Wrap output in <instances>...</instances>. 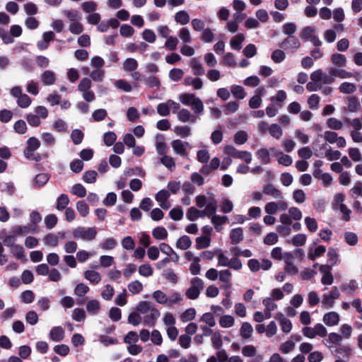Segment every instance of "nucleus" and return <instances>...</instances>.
Returning a JSON list of instances; mask_svg holds the SVG:
<instances>
[{
  "mask_svg": "<svg viewBox=\"0 0 362 362\" xmlns=\"http://www.w3.org/2000/svg\"><path fill=\"white\" fill-rule=\"evenodd\" d=\"M178 98L182 105L190 106L195 115H203L204 110V103L202 100L194 93H183L180 94Z\"/></svg>",
  "mask_w": 362,
  "mask_h": 362,
  "instance_id": "1",
  "label": "nucleus"
},
{
  "mask_svg": "<svg viewBox=\"0 0 362 362\" xmlns=\"http://www.w3.org/2000/svg\"><path fill=\"white\" fill-rule=\"evenodd\" d=\"M23 33V29L19 25H12L9 30L0 26V39L5 45H10L14 42L16 37H19Z\"/></svg>",
  "mask_w": 362,
  "mask_h": 362,
  "instance_id": "2",
  "label": "nucleus"
},
{
  "mask_svg": "<svg viewBox=\"0 0 362 362\" xmlns=\"http://www.w3.org/2000/svg\"><path fill=\"white\" fill-rule=\"evenodd\" d=\"M97 233L95 228L78 226L73 230V237L75 239H80L83 241H92L95 238Z\"/></svg>",
  "mask_w": 362,
  "mask_h": 362,
  "instance_id": "3",
  "label": "nucleus"
},
{
  "mask_svg": "<svg viewBox=\"0 0 362 362\" xmlns=\"http://www.w3.org/2000/svg\"><path fill=\"white\" fill-rule=\"evenodd\" d=\"M224 153L233 157L238 158L249 164L252 162V153L247 151H238L232 145H226L223 149Z\"/></svg>",
  "mask_w": 362,
  "mask_h": 362,
  "instance_id": "4",
  "label": "nucleus"
},
{
  "mask_svg": "<svg viewBox=\"0 0 362 362\" xmlns=\"http://www.w3.org/2000/svg\"><path fill=\"white\" fill-rule=\"evenodd\" d=\"M191 286L186 291L185 295L187 298L195 300L199 298L201 291L204 288V281L198 277H194L190 281Z\"/></svg>",
  "mask_w": 362,
  "mask_h": 362,
  "instance_id": "5",
  "label": "nucleus"
},
{
  "mask_svg": "<svg viewBox=\"0 0 362 362\" xmlns=\"http://www.w3.org/2000/svg\"><path fill=\"white\" fill-rule=\"evenodd\" d=\"M171 147L175 154L183 158H187V148L190 147L189 142L180 139H175L171 141Z\"/></svg>",
  "mask_w": 362,
  "mask_h": 362,
  "instance_id": "6",
  "label": "nucleus"
},
{
  "mask_svg": "<svg viewBox=\"0 0 362 362\" xmlns=\"http://www.w3.org/2000/svg\"><path fill=\"white\" fill-rule=\"evenodd\" d=\"M288 208V204L282 199L277 202H268L264 206V211L267 214H275L279 210L285 211Z\"/></svg>",
  "mask_w": 362,
  "mask_h": 362,
  "instance_id": "7",
  "label": "nucleus"
},
{
  "mask_svg": "<svg viewBox=\"0 0 362 362\" xmlns=\"http://www.w3.org/2000/svg\"><path fill=\"white\" fill-rule=\"evenodd\" d=\"M177 119L183 123H197L199 118L194 114L191 113L187 109L182 108L177 112Z\"/></svg>",
  "mask_w": 362,
  "mask_h": 362,
  "instance_id": "8",
  "label": "nucleus"
},
{
  "mask_svg": "<svg viewBox=\"0 0 362 362\" xmlns=\"http://www.w3.org/2000/svg\"><path fill=\"white\" fill-rule=\"evenodd\" d=\"M339 297V292L338 288L334 286L327 294L322 296V303L326 308H329L333 306L334 300Z\"/></svg>",
  "mask_w": 362,
  "mask_h": 362,
  "instance_id": "9",
  "label": "nucleus"
},
{
  "mask_svg": "<svg viewBox=\"0 0 362 362\" xmlns=\"http://www.w3.org/2000/svg\"><path fill=\"white\" fill-rule=\"evenodd\" d=\"M315 33L316 29L315 26H306L300 30V37L303 41H311L316 46Z\"/></svg>",
  "mask_w": 362,
  "mask_h": 362,
  "instance_id": "10",
  "label": "nucleus"
},
{
  "mask_svg": "<svg viewBox=\"0 0 362 362\" xmlns=\"http://www.w3.org/2000/svg\"><path fill=\"white\" fill-rule=\"evenodd\" d=\"M37 229V226H30V225H16L11 228L12 233L18 236H25L28 233H36Z\"/></svg>",
  "mask_w": 362,
  "mask_h": 362,
  "instance_id": "11",
  "label": "nucleus"
},
{
  "mask_svg": "<svg viewBox=\"0 0 362 362\" xmlns=\"http://www.w3.org/2000/svg\"><path fill=\"white\" fill-rule=\"evenodd\" d=\"M220 159L218 157L213 158L210 163L204 164L199 169V173L204 175H210L212 171L216 170L220 166Z\"/></svg>",
  "mask_w": 362,
  "mask_h": 362,
  "instance_id": "12",
  "label": "nucleus"
},
{
  "mask_svg": "<svg viewBox=\"0 0 362 362\" xmlns=\"http://www.w3.org/2000/svg\"><path fill=\"white\" fill-rule=\"evenodd\" d=\"M331 266L321 265L320 272L322 274L321 283L323 285H331L334 281Z\"/></svg>",
  "mask_w": 362,
  "mask_h": 362,
  "instance_id": "13",
  "label": "nucleus"
},
{
  "mask_svg": "<svg viewBox=\"0 0 362 362\" xmlns=\"http://www.w3.org/2000/svg\"><path fill=\"white\" fill-rule=\"evenodd\" d=\"M26 144L27 146L23 151V154L25 158H29L32 153H34L40 148V142L36 137L32 136L28 139Z\"/></svg>",
  "mask_w": 362,
  "mask_h": 362,
  "instance_id": "14",
  "label": "nucleus"
},
{
  "mask_svg": "<svg viewBox=\"0 0 362 362\" xmlns=\"http://www.w3.org/2000/svg\"><path fill=\"white\" fill-rule=\"evenodd\" d=\"M263 193L265 195L272 197L276 199H283L284 196L282 192L274 187L272 183H267L263 187Z\"/></svg>",
  "mask_w": 362,
  "mask_h": 362,
  "instance_id": "15",
  "label": "nucleus"
},
{
  "mask_svg": "<svg viewBox=\"0 0 362 362\" xmlns=\"http://www.w3.org/2000/svg\"><path fill=\"white\" fill-rule=\"evenodd\" d=\"M320 150L325 151L324 153L322 152V155L329 160H338L341 157V152L339 151L332 150L331 147L327 144L323 145L320 148Z\"/></svg>",
  "mask_w": 362,
  "mask_h": 362,
  "instance_id": "16",
  "label": "nucleus"
},
{
  "mask_svg": "<svg viewBox=\"0 0 362 362\" xmlns=\"http://www.w3.org/2000/svg\"><path fill=\"white\" fill-rule=\"evenodd\" d=\"M65 332L61 326L53 327L49 333V338L50 340L59 342L64 339Z\"/></svg>",
  "mask_w": 362,
  "mask_h": 362,
  "instance_id": "17",
  "label": "nucleus"
},
{
  "mask_svg": "<svg viewBox=\"0 0 362 362\" xmlns=\"http://www.w3.org/2000/svg\"><path fill=\"white\" fill-rule=\"evenodd\" d=\"M300 45L299 40L295 36L287 37L279 45L281 48L285 49H296Z\"/></svg>",
  "mask_w": 362,
  "mask_h": 362,
  "instance_id": "18",
  "label": "nucleus"
},
{
  "mask_svg": "<svg viewBox=\"0 0 362 362\" xmlns=\"http://www.w3.org/2000/svg\"><path fill=\"white\" fill-rule=\"evenodd\" d=\"M149 312L150 314L144 317L143 323L145 326L153 327L160 314L159 310L156 308H153Z\"/></svg>",
  "mask_w": 362,
  "mask_h": 362,
  "instance_id": "19",
  "label": "nucleus"
},
{
  "mask_svg": "<svg viewBox=\"0 0 362 362\" xmlns=\"http://www.w3.org/2000/svg\"><path fill=\"white\" fill-rule=\"evenodd\" d=\"M156 149L159 156H164L167 155L168 147L164 142V137L162 134L156 136Z\"/></svg>",
  "mask_w": 362,
  "mask_h": 362,
  "instance_id": "20",
  "label": "nucleus"
},
{
  "mask_svg": "<svg viewBox=\"0 0 362 362\" xmlns=\"http://www.w3.org/2000/svg\"><path fill=\"white\" fill-rule=\"evenodd\" d=\"M40 79L43 85L52 86L56 81V74L53 71L46 70L43 71L40 76Z\"/></svg>",
  "mask_w": 362,
  "mask_h": 362,
  "instance_id": "21",
  "label": "nucleus"
},
{
  "mask_svg": "<svg viewBox=\"0 0 362 362\" xmlns=\"http://www.w3.org/2000/svg\"><path fill=\"white\" fill-rule=\"evenodd\" d=\"M230 243L237 245L243 240V230L242 228H233L230 232Z\"/></svg>",
  "mask_w": 362,
  "mask_h": 362,
  "instance_id": "22",
  "label": "nucleus"
},
{
  "mask_svg": "<svg viewBox=\"0 0 362 362\" xmlns=\"http://www.w3.org/2000/svg\"><path fill=\"white\" fill-rule=\"evenodd\" d=\"M323 322L327 326H334L339 322V315L336 312H329L323 317Z\"/></svg>",
  "mask_w": 362,
  "mask_h": 362,
  "instance_id": "23",
  "label": "nucleus"
},
{
  "mask_svg": "<svg viewBox=\"0 0 362 362\" xmlns=\"http://www.w3.org/2000/svg\"><path fill=\"white\" fill-rule=\"evenodd\" d=\"M346 105V110L349 112H357L361 109L360 102L356 96L349 97Z\"/></svg>",
  "mask_w": 362,
  "mask_h": 362,
  "instance_id": "24",
  "label": "nucleus"
},
{
  "mask_svg": "<svg viewBox=\"0 0 362 362\" xmlns=\"http://www.w3.org/2000/svg\"><path fill=\"white\" fill-rule=\"evenodd\" d=\"M184 84L187 86H193L194 90H200L203 88V81L199 77L187 76L184 79Z\"/></svg>",
  "mask_w": 362,
  "mask_h": 362,
  "instance_id": "25",
  "label": "nucleus"
},
{
  "mask_svg": "<svg viewBox=\"0 0 362 362\" xmlns=\"http://www.w3.org/2000/svg\"><path fill=\"white\" fill-rule=\"evenodd\" d=\"M190 67L193 74L196 76H202L205 74V69L200 62L195 58L190 61Z\"/></svg>",
  "mask_w": 362,
  "mask_h": 362,
  "instance_id": "26",
  "label": "nucleus"
},
{
  "mask_svg": "<svg viewBox=\"0 0 362 362\" xmlns=\"http://www.w3.org/2000/svg\"><path fill=\"white\" fill-rule=\"evenodd\" d=\"M19 64L22 69L28 73H31L35 69V64L32 59L27 57H23L20 61Z\"/></svg>",
  "mask_w": 362,
  "mask_h": 362,
  "instance_id": "27",
  "label": "nucleus"
},
{
  "mask_svg": "<svg viewBox=\"0 0 362 362\" xmlns=\"http://www.w3.org/2000/svg\"><path fill=\"white\" fill-rule=\"evenodd\" d=\"M86 308L90 315H96L100 309V302L95 299L90 300L87 302Z\"/></svg>",
  "mask_w": 362,
  "mask_h": 362,
  "instance_id": "28",
  "label": "nucleus"
},
{
  "mask_svg": "<svg viewBox=\"0 0 362 362\" xmlns=\"http://www.w3.org/2000/svg\"><path fill=\"white\" fill-rule=\"evenodd\" d=\"M160 163L170 172H173L175 170L176 164L175 158L170 156L165 155L162 156L160 158Z\"/></svg>",
  "mask_w": 362,
  "mask_h": 362,
  "instance_id": "29",
  "label": "nucleus"
},
{
  "mask_svg": "<svg viewBox=\"0 0 362 362\" xmlns=\"http://www.w3.org/2000/svg\"><path fill=\"white\" fill-rule=\"evenodd\" d=\"M84 277L90 283L97 284L101 281V275L94 270H86L84 272Z\"/></svg>",
  "mask_w": 362,
  "mask_h": 362,
  "instance_id": "30",
  "label": "nucleus"
},
{
  "mask_svg": "<svg viewBox=\"0 0 362 362\" xmlns=\"http://www.w3.org/2000/svg\"><path fill=\"white\" fill-rule=\"evenodd\" d=\"M175 21L176 23H180V25H187L189 22L190 17L186 11L182 10V11H180L175 13Z\"/></svg>",
  "mask_w": 362,
  "mask_h": 362,
  "instance_id": "31",
  "label": "nucleus"
},
{
  "mask_svg": "<svg viewBox=\"0 0 362 362\" xmlns=\"http://www.w3.org/2000/svg\"><path fill=\"white\" fill-rule=\"evenodd\" d=\"M245 40L243 33H239L233 37L230 40V47L233 49L240 50L242 48V43Z\"/></svg>",
  "mask_w": 362,
  "mask_h": 362,
  "instance_id": "32",
  "label": "nucleus"
},
{
  "mask_svg": "<svg viewBox=\"0 0 362 362\" xmlns=\"http://www.w3.org/2000/svg\"><path fill=\"white\" fill-rule=\"evenodd\" d=\"M351 351L352 350L349 346H342L337 348L334 353L339 359H340V358H344L348 360L351 354Z\"/></svg>",
  "mask_w": 362,
  "mask_h": 362,
  "instance_id": "33",
  "label": "nucleus"
},
{
  "mask_svg": "<svg viewBox=\"0 0 362 362\" xmlns=\"http://www.w3.org/2000/svg\"><path fill=\"white\" fill-rule=\"evenodd\" d=\"M329 73L334 77H338L340 78H349L353 76V74L351 72H349L344 69L331 68L329 69Z\"/></svg>",
  "mask_w": 362,
  "mask_h": 362,
  "instance_id": "34",
  "label": "nucleus"
},
{
  "mask_svg": "<svg viewBox=\"0 0 362 362\" xmlns=\"http://www.w3.org/2000/svg\"><path fill=\"white\" fill-rule=\"evenodd\" d=\"M69 203V198L67 194H62L57 199L56 209L59 211H62L67 208Z\"/></svg>",
  "mask_w": 362,
  "mask_h": 362,
  "instance_id": "35",
  "label": "nucleus"
},
{
  "mask_svg": "<svg viewBox=\"0 0 362 362\" xmlns=\"http://www.w3.org/2000/svg\"><path fill=\"white\" fill-rule=\"evenodd\" d=\"M240 332L242 338L244 339H247L251 337L253 332V328L249 322H245L242 324Z\"/></svg>",
  "mask_w": 362,
  "mask_h": 362,
  "instance_id": "36",
  "label": "nucleus"
},
{
  "mask_svg": "<svg viewBox=\"0 0 362 362\" xmlns=\"http://www.w3.org/2000/svg\"><path fill=\"white\" fill-rule=\"evenodd\" d=\"M43 243L49 247H57L59 243V237L54 233H48L43 238Z\"/></svg>",
  "mask_w": 362,
  "mask_h": 362,
  "instance_id": "37",
  "label": "nucleus"
},
{
  "mask_svg": "<svg viewBox=\"0 0 362 362\" xmlns=\"http://www.w3.org/2000/svg\"><path fill=\"white\" fill-rule=\"evenodd\" d=\"M11 253L13 255L18 259H20L23 262H26L27 259L24 254V249L20 245H16L15 246L11 247Z\"/></svg>",
  "mask_w": 362,
  "mask_h": 362,
  "instance_id": "38",
  "label": "nucleus"
},
{
  "mask_svg": "<svg viewBox=\"0 0 362 362\" xmlns=\"http://www.w3.org/2000/svg\"><path fill=\"white\" fill-rule=\"evenodd\" d=\"M230 92L233 97L238 100H243L246 95L245 89L238 85H233L230 87Z\"/></svg>",
  "mask_w": 362,
  "mask_h": 362,
  "instance_id": "39",
  "label": "nucleus"
},
{
  "mask_svg": "<svg viewBox=\"0 0 362 362\" xmlns=\"http://www.w3.org/2000/svg\"><path fill=\"white\" fill-rule=\"evenodd\" d=\"M152 235L156 240H165L168 237V231L164 227L158 226L153 230Z\"/></svg>",
  "mask_w": 362,
  "mask_h": 362,
  "instance_id": "40",
  "label": "nucleus"
},
{
  "mask_svg": "<svg viewBox=\"0 0 362 362\" xmlns=\"http://www.w3.org/2000/svg\"><path fill=\"white\" fill-rule=\"evenodd\" d=\"M339 90L342 93L351 94L356 90V86L354 83L344 82L339 86Z\"/></svg>",
  "mask_w": 362,
  "mask_h": 362,
  "instance_id": "41",
  "label": "nucleus"
},
{
  "mask_svg": "<svg viewBox=\"0 0 362 362\" xmlns=\"http://www.w3.org/2000/svg\"><path fill=\"white\" fill-rule=\"evenodd\" d=\"M192 244V241L189 236L183 235L180 237L176 243V247L179 249L185 250L188 249Z\"/></svg>",
  "mask_w": 362,
  "mask_h": 362,
  "instance_id": "42",
  "label": "nucleus"
},
{
  "mask_svg": "<svg viewBox=\"0 0 362 362\" xmlns=\"http://www.w3.org/2000/svg\"><path fill=\"white\" fill-rule=\"evenodd\" d=\"M331 61L334 65L341 67L346 65V58L344 54L335 53L332 55Z\"/></svg>",
  "mask_w": 362,
  "mask_h": 362,
  "instance_id": "43",
  "label": "nucleus"
},
{
  "mask_svg": "<svg viewBox=\"0 0 362 362\" xmlns=\"http://www.w3.org/2000/svg\"><path fill=\"white\" fill-rule=\"evenodd\" d=\"M215 34L209 28H204L202 30L201 40L206 43L212 42L214 40Z\"/></svg>",
  "mask_w": 362,
  "mask_h": 362,
  "instance_id": "44",
  "label": "nucleus"
},
{
  "mask_svg": "<svg viewBox=\"0 0 362 362\" xmlns=\"http://www.w3.org/2000/svg\"><path fill=\"white\" fill-rule=\"evenodd\" d=\"M117 244V243L115 239L113 238H108L105 239L103 242L99 245V246L103 250H111L116 247Z\"/></svg>",
  "mask_w": 362,
  "mask_h": 362,
  "instance_id": "45",
  "label": "nucleus"
},
{
  "mask_svg": "<svg viewBox=\"0 0 362 362\" xmlns=\"http://www.w3.org/2000/svg\"><path fill=\"white\" fill-rule=\"evenodd\" d=\"M174 132L182 138H187L191 135V128L188 126H177L174 128Z\"/></svg>",
  "mask_w": 362,
  "mask_h": 362,
  "instance_id": "46",
  "label": "nucleus"
},
{
  "mask_svg": "<svg viewBox=\"0 0 362 362\" xmlns=\"http://www.w3.org/2000/svg\"><path fill=\"white\" fill-rule=\"evenodd\" d=\"M217 208V202L213 197H209L208 202L206 204L205 209L210 216H213L216 214Z\"/></svg>",
  "mask_w": 362,
  "mask_h": 362,
  "instance_id": "47",
  "label": "nucleus"
},
{
  "mask_svg": "<svg viewBox=\"0 0 362 362\" xmlns=\"http://www.w3.org/2000/svg\"><path fill=\"white\" fill-rule=\"evenodd\" d=\"M178 36L184 44H189L192 42L189 30L186 27H183L180 29Z\"/></svg>",
  "mask_w": 362,
  "mask_h": 362,
  "instance_id": "48",
  "label": "nucleus"
},
{
  "mask_svg": "<svg viewBox=\"0 0 362 362\" xmlns=\"http://www.w3.org/2000/svg\"><path fill=\"white\" fill-rule=\"evenodd\" d=\"M76 209L82 217H86L89 214V206L84 200H80L76 203Z\"/></svg>",
  "mask_w": 362,
  "mask_h": 362,
  "instance_id": "49",
  "label": "nucleus"
},
{
  "mask_svg": "<svg viewBox=\"0 0 362 362\" xmlns=\"http://www.w3.org/2000/svg\"><path fill=\"white\" fill-rule=\"evenodd\" d=\"M297 26L294 23H286L282 25V32L288 37L294 36Z\"/></svg>",
  "mask_w": 362,
  "mask_h": 362,
  "instance_id": "50",
  "label": "nucleus"
},
{
  "mask_svg": "<svg viewBox=\"0 0 362 362\" xmlns=\"http://www.w3.org/2000/svg\"><path fill=\"white\" fill-rule=\"evenodd\" d=\"M84 137L83 132L78 129L72 130L71 134V139L75 145H79L82 143Z\"/></svg>",
  "mask_w": 362,
  "mask_h": 362,
  "instance_id": "51",
  "label": "nucleus"
},
{
  "mask_svg": "<svg viewBox=\"0 0 362 362\" xmlns=\"http://www.w3.org/2000/svg\"><path fill=\"white\" fill-rule=\"evenodd\" d=\"M248 139V135L246 132L240 130L237 132L233 137L234 142L238 145L244 144Z\"/></svg>",
  "mask_w": 362,
  "mask_h": 362,
  "instance_id": "52",
  "label": "nucleus"
},
{
  "mask_svg": "<svg viewBox=\"0 0 362 362\" xmlns=\"http://www.w3.org/2000/svg\"><path fill=\"white\" fill-rule=\"evenodd\" d=\"M98 173L95 170H87L84 172L82 179L86 183L92 184L96 182Z\"/></svg>",
  "mask_w": 362,
  "mask_h": 362,
  "instance_id": "53",
  "label": "nucleus"
},
{
  "mask_svg": "<svg viewBox=\"0 0 362 362\" xmlns=\"http://www.w3.org/2000/svg\"><path fill=\"white\" fill-rule=\"evenodd\" d=\"M49 175L47 173H40L34 179V184L36 187H40L45 185L49 180Z\"/></svg>",
  "mask_w": 362,
  "mask_h": 362,
  "instance_id": "54",
  "label": "nucleus"
},
{
  "mask_svg": "<svg viewBox=\"0 0 362 362\" xmlns=\"http://www.w3.org/2000/svg\"><path fill=\"white\" fill-rule=\"evenodd\" d=\"M257 157L258 159L261 160V161L264 164H268L270 163V156L269 151L265 148H259L256 153Z\"/></svg>",
  "mask_w": 362,
  "mask_h": 362,
  "instance_id": "55",
  "label": "nucleus"
},
{
  "mask_svg": "<svg viewBox=\"0 0 362 362\" xmlns=\"http://www.w3.org/2000/svg\"><path fill=\"white\" fill-rule=\"evenodd\" d=\"M197 160L198 162L202 164L208 163L210 160V154L209 151L206 149L199 150L197 152Z\"/></svg>",
  "mask_w": 362,
  "mask_h": 362,
  "instance_id": "56",
  "label": "nucleus"
},
{
  "mask_svg": "<svg viewBox=\"0 0 362 362\" xmlns=\"http://www.w3.org/2000/svg\"><path fill=\"white\" fill-rule=\"evenodd\" d=\"M211 239L207 236H200L196 238V247L197 249H204L209 247Z\"/></svg>",
  "mask_w": 362,
  "mask_h": 362,
  "instance_id": "57",
  "label": "nucleus"
},
{
  "mask_svg": "<svg viewBox=\"0 0 362 362\" xmlns=\"http://www.w3.org/2000/svg\"><path fill=\"white\" fill-rule=\"evenodd\" d=\"M138 67V62L133 58H127L123 64V69L126 71H135Z\"/></svg>",
  "mask_w": 362,
  "mask_h": 362,
  "instance_id": "58",
  "label": "nucleus"
},
{
  "mask_svg": "<svg viewBox=\"0 0 362 362\" xmlns=\"http://www.w3.org/2000/svg\"><path fill=\"white\" fill-rule=\"evenodd\" d=\"M71 192L78 197H84L86 195V189L81 184H75L72 186Z\"/></svg>",
  "mask_w": 362,
  "mask_h": 362,
  "instance_id": "59",
  "label": "nucleus"
},
{
  "mask_svg": "<svg viewBox=\"0 0 362 362\" xmlns=\"http://www.w3.org/2000/svg\"><path fill=\"white\" fill-rule=\"evenodd\" d=\"M196 316V310L193 308L187 309L183 312L180 316L181 320L183 322H187L194 319Z\"/></svg>",
  "mask_w": 362,
  "mask_h": 362,
  "instance_id": "60",
  "label": "nucleus"
},
{
  "mask_svg": "<svg viewBox=\"0 0 362 362\" xmlns=\"http://www.w3.org/2000/svg\"><path fill=\"white\" fill-rule=\"evenodd\" d=\"M234 318L231 315H223L219 320V324L221 327L229 328L234 325Z\"/></svg>",
  "mask_w": 362,
  "mask_h": 362,
  "instance_id": "61",
  "label": "nucleus"
},
{
  "mask_svg": "<svg viewBox=\"0 0 362 362\" xmlns=\"http://www.w3.org/2000/svg\"><path fill=\"white\" fill-rule=\"evenodd\" d=\"M184 76V71L179 68H173L169 72V78L174 82L179 81Z\"/></svg>",
  "mask_w": 362,
  "mask_h": 362,
  "instance_id": "62",
  "label": "nucleus"
},
{
  "mask_svg": "<svg viewBox=\"0 0 362 362\" xmlns=\"http://www.w3.org/2000/svg\"><path fill=\"white\" fill-rule=\"evenodd\" d=\"M52 127L58 132H66L68 129L66 123L62 119H56L53 122Z\"/></svg>",
  "mask_w": 362,
  "mask_h": 362,
  "instance_id": "63",
  "label": "nucleus"
},
{
  "mask_svg": "<svg viewBox=\"0 0 362 362\" xmlns=\"http://www.w3.org/2000/svg\"><path fill=\"white\" fill-rule=\"evenodd\" d=\"M117 139V135L114 132H107L103 134V141L107 146H112Z\"/></svg>",
  "mask_w": 362,
  "mask_h": 362,
  "instance_id": "64",
  "label": "nucleus"
}]
</instances>
